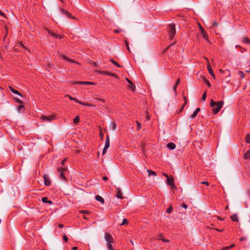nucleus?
I'll return each instance as SVG.
<instances>
[{
	"instance_id": "nucleus-51",
	"label": "nucleus",
	"mask_w": 250,
	"mask_h": 250,
	"mask_svg": "<svg viewBox=\"0 0 250 250\" xmlns=\"http://www.w3.org/2000/svg\"><path fill=\"white\" fill-rule=\"evenodd\" d=\"M214 229L217 231H219V232H222L223 231V229H217V228H216V229Z\"/></svg>"
},
{
	"instance_id": "nucleus-18",
	"label": "nucleus",
	"mask_w": 250,
	"mask_h": 250,
	"mask_svg": "<svg viewBox=\"0 0 250 250\" xmlns=\"http://www.w3.org/2000/svg\"><path fill=\"white\" fill-rule=\"evenodd\" d=\"M167 146L168 148L171 150H173L176 147V145L173 143H168Z\"/></svg>"
},
{
	"instance_id": "nucleus-35",
	"label": "nucleus",
	"mask_w": 250,
	"mask_h": 250,
	"mask_svg": "<svg viewBox=\"0 0 250 250\" xmlns=\"http://www.w3.org/2000/svg\"><path fill=\"white\" fill-rule=\"evenodd\" d=\"M18 111L20 112L21 110H24V106L22 104L20 105L17 108Z\"/></svg>"
},
{
	"instance_id": "nucleus-2",
	"label": "nucleus",
	"mask_w": 250,
	"mask_h": 250,
	"mask_svg": "<svg viewBox=\"0 0 250 250\" xmlns=\"http://www.w3.org/2000/svg\"><path fill=\"white\" fill-rule=\"evenodd\" d=\"M105 239L107 242V246L109 250H115L112 248V244L114 243V240L111 234L106 232L105 233Z\"/></svg>"
},
{
	"instance_id": "nucleus-21",
	"label": "nucleus",
	"mask_w": 250,
	"mask_h": 250,
	"mask_svg": "<svg viewBox=\"0 0 250 250\" xmlns=\"http://www.w3.org/2000/svg\"><path fill=\"white\" fill-rule=\"evenodd\" d=\"M201 34L205 40H206L207 41L209 42L208 37L207 33L206 31H202V33H201Z\"/></svg>"
},
{
	"instance_id": "nucleus-48",
	"label": "nucleus",
	"mask_w": 250,
	"mask_h": 250,
	"mask_svg": "<svg viewBox=\"0 0 250 250\" xmlns=\"http://www.w3.org/2000/svg\"><path fill=\"white\" fill-rule=\"evenodd\" d=\"M218 25V23L217 22H216V21L213 22V23L212 24L213 26H217Z\"/></svg>"
},
{
	"instance_id": "nucleus-57",
	"label": "nucleus",
	"mask_w": 250,
	"mask_h": 250,
	"mask_svg": "<svg viewBox=\"0 0 250 250\" xmlns=\"http://www.w3.org/2000/svg\"><path fill=\"white\" fill-rule=\"evenodd\" d=\"M103 179L104 181H107L108 178L106 176H104V177H103Z\"/></svg>"
},
{
	"instance_id": "nucleus-64",
	"label": "nucleus",
	"mask_w": 250,
	"mask_h": 250,
	"mask_svg": "<svg viewBox=\"0 0 250 250\" xmlns=\"http://www.w3.org/2000/svg\"><path fill=\"white\" fill-rule=\"evenodd\" d=\"M94 65L95 66H96L97 65V63H96V62H95L94 63Z\"/></svg>"
},
{
	"instance_id": "nucleus-5",
	"label": "nucleus",
	"mask_w": 250,
	"mask_h": 250,
	"mask_svg": "<svg viewBox=\"0 0 250 250\" xmlns=\"http://www.w3.org/2000/svg\"><path fill=\"white\" fill-rule=\"evenodd\" d=\"M65 171H66V168H63L62 167H59L58 168V171L59 173V177L60 179L65 181H66V178L65 177L63 172Z\"/></svg>"
},
{
	"instance_id": "nucleus-9",
	"label": "nucleus",
	"mask_w": 250,
	"mask_h": 250,
	"mask_svg": "<svg viewBox=\"0 0 250 250\" xmlns=\"http://www.w3.org/2000/svg\"><path fill=\"white\" fill-rule=\"evenodd\" d=\"M43 178L44 179V185L46 186H49L51 185V182L48 175L44 174Z\"/></svg>"
},
{
	"instance_id": "nucleus-55",
	"label": "nucleus",
	"mask_w": 250,
	"mask_h": 250,
	"mask_svg": "<svg viewBox=\"0 0 250 250\" xmlns=\"http://www.w3.org/2000/svg\"><path fill=\"white\" fill-rule=\"evenodd\" d=\"M16 101L19 104H22V102L20 99H17Z\"/></svg>"
},
{
	"instance_id": "nucleus-12",
	"label": "nucleus",
	"mask_w": 250,
	"mask_h": 250,
	"mask_svg": "<svg viewBox=\"0 0 250 250\" xmlns=\"http://www.w3.org/2000/svg\"><path fill=\"white\" fill-rule=\"evenodd\" d=\"M167 183L168 185L171 187H174L175 184L173 177H168L167 179Z\"/></svg>"
},
{
	"instance_id": "nucleus-23",
	"label": "nucleus",
	"mask_w": 250,
	"mask_h": 250,
	"mask_svg": "<svg viewBox=\"0 0 250 250\" xmlns=\"http://www.w3.org/2000/svg\"><path fill=\"white\" fill-rule=\"evenodd\" d=\"M244 158L246 160L250 159V149L246 151L244 156Z\"/></svg>"
},
{
	"instance_id": "nucleus-32",
	"label": "nucleus",
	"mask_w": 250,
	"mask_h": 250,
	"mask_svg": "<svg viewBox=\"0 0 250 250\" xmlns=\"http://www.w3.org/2000/svg\"><path fill=\"white\" fill-rule=\"evenodd\" d=\"M245 142L246 143H250V134H248L245 137Z\"/></svg>"
},
{
	"instance_id": "nucleus-56",
	"label": "nucleus",
	"mask_w": 250,
	"mask_h": 250,
	"mask_svg": "<svg viewBox=\"0 0 250 250\" xmlns=\"http://www.w3.org/2000/svg\"><path fill=\"white\" fill-rule=\"evenodd\" d=\"M157 238H163V234H162V233H160V234H159L157 236Z\"/></svg>"
},
{
	"instance_id": "nucleus-24",
	"label": "nucleus",
	"mask_w": 250,
	"mask_h": 250,
	"mask_svg": "<svg viewBox=\"0 0 250 250\" xmlns=\"http://www.w3.org/2000/svg\"><path fill=\"white\" fill-rule=\"evenodd\" d=\"M180 83V80L179 78L176 80V83L173 87V90L175 92H176L177 87L179 84Z\"/></svg>"
},
{
	"instance_id": "nucleus-3",
	"label": "nucleus",
	"mask_w": 250,
	"mask_h": 250,
	"mask_svg": "<svg viewBox=\"0 0 250 250\" xmlns=\"http://www.w3.org/2000/svg\"><path fill=\"white\" fill-rule=\"evenodd\" d=\"M168 32L169 36V40L172 41L176 34L175 25L174 24L171 23L169 25Z\"/></svg>"
},
{
	"instance_id": "nucleus-33",
	"label": "nucleus",
	"mask_w": 250,
	"mask_h": 250,
	"mask_svg": "<svg viewBox=\"0 0 250 250\" xmlns=\"http://www.w3.org/2000/svg\"><path fill=\"white\" fill-rule=\"evenodd\" d=\"M65 97H69V98L70 99V100H73L74 101H75V102L76 103H78L79 102V100H77V99L75 98H73V97H72L71 96H70V95H66L65 96Z\"/></svg>"
},
{
	"instance_id": "nucleus-7",
	"label": "nucleus",
	"mask_w": 250,
	"mask_h": 250,
	"mask_svg": "<svg viewBox=\"0 0 250 250\" xmlns=\"http://www.w3.org/2000/svg\"><path fill=\"white\" fill-rule=\"evenodd\" d=\"M44 29L52 36L56 38H58L60 39H62L63 38V36L62 35H57V34L55 33L53 30H50L48 28H45Z\"/></svg>"
},
{
	"instance_id": "nucleus-30",
	"label": "nucleus",
	"mask_w": 250,
	"mask_h": 250,
	"mask_svg": "<svg viewBox=\"0 0 250 250\" xmlns=\"http://www.w3.org/2000/svg\"><path fill=\"white\" fill-rule=\"evenodd\" d=\"M243 42L246 44H250V40L247 37H244L243 39Z\"/></svg>"
},
{
	"instance_id": "nucleus-36",
	"label": "nucleus",
	"mask_w": 250,
	"mask_h": 250,
	"mask_svg": "<svg viewBox=\"0 0 250 250\" xmlns=\"http://www.w3.org/2000/svg\"><path fill=\"white\" fill-rule=\"evenodd\" d=\"M176 40L174 41V42L172 43H171V44H170L168 46H167L164 50V52H165L166 51H167V50H168V49L169 48V47L173 45L174 44H175L176 43Z\"/></svg>"
},
{
	"instance_id": "nucleus-44",
	"label": "nucleus",
	"mask_w": 250,
	"mask_h": 250,
	"mask_svg": "<svg viewBox=\"0 0 250 250\" xmlns=\"http://www.w3.org/2000/svg\"><path fill=\"white\" fill-rule=\"evenodd\" d=\"M201 183L202 184L205 185H206L207 186H209V183L208 182H207V181L202 182Z\"/></svg>"
},
{
	"instance_id": "nucleus-46",
	"label": "nucleus",
	"mask_w": 250,
	"mask_h": 250,
	"mask_svg": "<svg viewBox=\"0 0 250 250\" xmlns=\"http://www.w3.org/2000/svg\"><path fill=\"white\" fill-rule=\"evenodd\" d=\"M0 15L3 17H6L5 14L3 12L1 11L0 10Z\"/></svg>"
},
{
	"instance_id": "nucleus-34",
	"label": "nucleus",
	"mask_w": 250,
	"mask_h": 250,
	"mask_svg": "<svg viewBox=\"0 0 250 250\" xmlns=\"http://www.w3.org/2000/svg\"><path fill=\"white\" fill-rule=\"evenodd\" d=\"M110 61L113 63L114 64V65H115L116 66H117V67H121V66L118 63H117L116 61H115L113 59H110Z\"/></svg>"
},
{
	"instance_id": "nucleus-38",
	"label": "nucleus",
	"mask_w": 250,
	"mask_h": 250,
	"mask_svg": "<svg viewBox=\"0 0 250 250\" xmlns=\"http://www.w3.org/2000/svg\"><path fill=\"white\" fill-rule=\"evenodd\" d=\"M128 223V221L126 219H124L122 223L121 224V226L126 225Z\"/></svg>"
},
{
	"instance_id": "nucleus-60",
	"label": "nucleus",
	"mask_w": 250,
	"mask_h": 250,
	"mask_svg": "<svg viewBox=\"0 0 250 250\" xmlns=\"http://www.w3.org/2000/svg\"><path fill=\"white\" fill-rule=\"evenodd\" d=\"M58 226H59V227L60 228H62L63 227V225L62 224H59V225H58Z\"/></svg>"
},
{
	"instance_id": "nucleus-42",
	"label": "nucleus",
	"mask_w": 250,
	"mask_h": 250,
	"mask_svg": "<svg viewBox=\"0 0 250 250\" xmlns=\"http://www.w3.org/2000/svg\"><path fill=\"white\" fill-rule=\"evenodd\" d=\"M184 99L185 102H184V104H183V105L181 106V107H183V108H184V107L185 106L186 104L187 103V99L186 97L184 96Z\"/></svg>"
},
{
	"instance_id": "nucleus-16",
	"label": "nucleus",
	"mask_w": 250,
	"mask_h": 250,
	"mask_svg": "<svg viewBox=\"0 0 250 250\" xmlns=\"http://www.w3.org/2000/svg\"><path fill=\"white\" fill-rule=\"evenodd\" d=\"M9 88L11 92L14 93V94L19 95L20 96H21V94L17 90L15 89L12 86H9Z\"/></svg>"
},
{
	"instance_id": "nucleus-22",
	"label": "nucleus",
	"mask_w": 250,
	"mask_h": 250,
	"mask_svg": "<svg viewBox=\"0 0 250 250\" xmlns=\"http://www.w3.org/2000/svg\"><path fill=\"white\" fill-rule=\"evenodd\" d=\"M235 247V244H231L230 246H227V247H223L222 249V250H229V249H233V248H234Z\"/></svg>"
},
{
	"instance_id": "nucleus-8",
	"label": "nucleus",
	"mask_w": 250,
	"mask_h": 250,
	"mask_svg": "<svg viewBox=\"0 0 250 250\" xmlns=\"http://www.w3.org/2000/svg\"><path fill=\"white\" fill-rule=\"evenodd\" d=\"M96 72L100 74L106 75L111 77H117V75L115 73L109 72L107 71L97 70Z\"/></svg>"
},
{
	"instance_id": "nucleus-62",
	"label": "nucleus",
	"mask_w": 250,
	"mask_h": 250,
	"mask_svg": "<svg viewBox=\"0 0 250 250\" xmlns=\"http://www.w3.org/2000/svg\"><path fill=\"white\" fill-rule=\"evenodd\" d=\"M248 195H249V197L250 198V190H249L248 191Z\"/></svg>"
},
{
	"instance_id": "nucleus-1",
	"label": "nucleus",
	"mask_w": 250,
	"mask_h": 250,
	"mask_svg": "<svg viewBox=\"0 0 250 250\" xmlns=\"http://www.w3.org/2000/svg\"><path fill=\"white\" fill-rule=\"evenodd\" d=\"M224 102L223 101L215 102L213 100L210 101V105L212 108V111L214 114L219 112L223 107Z\"/></svg>"
},
{
	"instance_id": "nucleus-10",
	"label": "nucleus",
	"mask_w": 250,
	"mask_h": 250,
	"mask_svg": "<svg viewBox=\"0 0 250 250\" xmlns=\"http://www.w3.org/2000/svg\"><path fill=\"white\" fill-rule=\"evenodd\" d=\"M61 11L62 14L65 15L69 19H75V18L72 16L67 10L64 9H61Z\"/></svg>"
},
{
	"instance_id": "nucleus-45",
	"label": "nucleus",
	"mask_w": 250,
	"mask_h": 250,
	"mask_svg": "<svg viewBox=\"0 0 250 250\" xmlns=\"http://www.w3.org/2000/svg\"><path fill=\"white\" fill-rule=\"evenodd\" d=\"M66 161V159L65 158V159H63L61 162V164L62 165H64Z\"/></svg>"
},
{
	"instance_id": "nucleus-37",
	"label": "nucleus",
	"mask_w": 250,
	"mask_h": 250,
	"mask_svg": "<svg viewBox=\"0 0 250 250\" xmlns=\"http://www.w3.org/2000/svg\"><path fill=\"white\" fill-rule=\"evenodd\" d=\"M156 239L162 240L163 242H169L168 239H166V238H156Z\"/></svg>"
},
{
	"instance_id": "nucleus-40",
	"label": "nucleus",
	"mask_w": 250,
	"mask_h": 250,
	"mask_svg": "<svg viewBox=\"0 0 250 250\" xmlns=\"http://www.w3.org/2000/svg\"><path fill=\"white\" fill-rule=\"evenodd\" d=\"M136 123L137 126V130H140L141 129V125L138 121H136Z\"/></svg>"
},
{
	"instance_id": "nucleus-4",
	"label": "nucleus",
	"mask_w": 250,
	"mask_h": 250,
	"mask_svg": "<svg viewBox=\"0 0 250 250\" xmlns=\"http://www.w3.org/2000/svg\"><path fill=\"white\" fill-rule=\"evenodd\" d=\"M56 116L54 115L49 116L42 115L40 119L43 122H50L55 119Z\"/></svg>"
},
{
	"instance_id": "nucleus-41",
	"label": "nucleus",
	"mask_w": 250,
	"mask_h": 250,
	"mask_svg": "<svg viewBox=\"0 0 250 250\" xmlns=\"http://www.w3.org/2000/svg\"><path fill=\"white\" fill-rule=\"evenodd\" d=\"M125 44L127 49L128 50V51L129 52H130V48H129V45H128V42L127 41H125Z\"/></svg>"
},
{
	"instance_id": "nucleus-13",
	"label": "nucleus",
	"mask_w": 250,
	"mask_h": 250,
	"mask_svg": "<svg viewBox=\"0 0 250 250\" xmlns=\"http://www.w3.org/2000/svg\"><path fill=\"white\" fill-rule=\"evenodd\" d=\"M61 57L62 58V59H63L65 61H67L70 63H76L77 64H80L78 62H76L74 60H72L71 59L68 58L67 57L65 56V55H61Z\"/></svg>"
},
{
	"instance_id": "nucleus-39",
	"label": "nucleus",
	"mask_w": 250,
	"mask_h": 250,
	"mask_svg": "<svg viewBox=\"0 0 250 250\" xmlns=\"http://www.w3.org/2000/svg\"><path fill=\"white\" fill-rule=\"evenodd\" d=\"M172 209H173V208L172 207V206H170L167 209V212L168 213H170L172 211Z\"/></svg>"
},
{
	"instance_id": "nucleus-11",
	"label": "nucleus",
	"mask_w": 250,
	"mask_h": 250,
	"mask_svg": "<svg viewBox=\"0 0 250 250\" xmlns=\"http://www.w3.org/2000/svg\"><path fill=\"white\" fill-rule=\"evenodd\" d=\"M125 80L129 83V85H128V88L132 91H134L136 88L134 84L127 78H126Z\"/></svg>"
},
{
	"instance_id": "nucleus-29",
	"label": "nucleus",
	"mask_w": 250,
	"mask_h": 250,
	"mask_svg": "<svg viewBox=\"0 0 250 250\" xmlns=\"http://www.w3.org/2000/svg\"><path fill=\"white\" fill-rule=\"evenodd\" d=\"M116 197L117 198L121 199H123L122 192L120 190H118L117 191V194H116Z\"/></svg>"
},
{
	"instance_id": "nucleus-63",
	"label": "nucleus",
	"mask_w": 250,
	"mask_h": 250,
	"mask_svg": "<svg viewBox=\"0 0 250 250\" xmlns=\"http://www.w3.org/2000/svg\"><path fill=\"white\" fill-rule=\"evenodd\" d=\"M115 33H118L119 32V31L118 30H115L114 31Z\"/></svg>"
},
{
	"instance_id": "nucleus-54",
	"label": "nucleus",
	"mask_w": 250,
	"mask_h": 250,
	"mask_svg": "<svg viewBox=\"0 0 250 250\" xmlns=\"http://www.w3.org/2000/svg\"><path fill=\"white\" fill-rule=\"evenodd\" d=\"M246 239V237H242V238H241L240 239V241H243L245 240Z\"/></svg>"
},
{
	"instance_id": "nucleus-43",
	"label": "nucleus",
	"mask_w": 250,
	"mask_h": 250,
	"mask_svg": "<svg viewBox=\"0 0 250 250\" xmlns=\"http://www.w3.org/2000/svg\"><path fill=\"white\" fill-rule=\"evenodd\" d=\"M206 97H207L206 92H205L203 93V94L202 95V99L203 100L205 101L206 100Z\"/></svg>"
},
{
	"instance_id": "nucleus-14",
	"label": "nucleus",
	"mask_w": 250,
	"mask_h": 250,
	"mask_svg": "<svg viewBox=\"0 0 250 250\" xmlns=\"http://www.w3.org/2000/svg\"><path fill=\"white\" fill-rule=\"evenodd\" d=\"M74 84L94 85L95 83L91 82L76 81L74 82Z\"/></svg>"
},
{
	"instance_id": "nucleus-28",
	"label": "nucleus",
	"mask_w": 250,
	"mask_h": 250,
	"mask_svg": "<svg viewBox=\"0 0 250 250\" xmlns=\"http://www.w3.org/2000/svg\"><path fill=\"white\" fill-rule=\"evenodd\" d=\"M110 127L113 130H115L117 128V125L115 122H112L110 124Z\"/></svg>"
},
{
	"instance_id": "nucleus-47",
	"label": "nucleus",
	"mask_w": 250,
	"mask_h": 250,
	"mask_svg": "<svg viewBox=\"0 0 250 250\" xmlns=\"http://www.w3.org/2000/svg\"><path fill=\"white\" fill-rule=\"evenodd\" d=\"M63 239L65 241L67 242L68 240V237L66 235H64L63 236Z\"/></svg>"
},
{
	"instance_id": "nucleus-17",
	"label": "nucleus",
	"mask_w": 250,
	"mask_h": 250,
	"mask_svg": "<svg viewBox=\"0 0 250 250\" xmlns=\"http://www.w3.org/2000/svg\"><path fill=\"white\" fill-rule=\"evenodd\" d=\"M200 111V108L199 107L195 109V110L194 111L193 114L190 116V118L194 119Z\"/></svg>"
},
{
	"instance_id": "nucleus-6",
	"label": "nucleus",
	"mask_w": 250,
	"mask_h": 250,
	"mask_svg": "<svg viewBox=\"0 0 250 250\" xmlns=\"http://www.w3.org/2000/svg\"><path fill=\"white\" fill-rule=\"evenodd\" d=\"M110 146V140H109V136L108 135H106V139H105V146L103 149V154H104L106 153L107 149L109 148Z\"/></svg>"
},
{
	"instance_id": "nucleus-50",
	"label": "nucleus",
	"mask_w": 250,
	"mask_h": 250,
	"mask_svg": "<svg viewBox=\"0 0 250 250\" xmlns=\"http://www.w3.org/2000/svg\"><path fill=\"white\" fill-rule=\"evenodd\" d=\"M163 175L166 177L167 179L169 177V176L166 173H163Z\"/></svg>"
},
{
	"instance_id": "nucleus-27",
	"label": "nucleus",
	"mask_w": 250,
	"mask_h": 250,
	"mask_svg": "<svg viewBox=\"0 0 250 250\" xmlns=\"http://www.w3.org/2000/svg\"><path fill=\"white\" fill-rule=\"evenodd\" d=\"M230 218H231V220L233 221H235V222L238 221V217L236 214H234L232 215L230 217Z\"/></svg>"
},
{
	"instance_id": "nucleus-31",
	"label": "nucleus",
	"mask_w": 250,
	"mask_h": 250,
	"mask_svg": "<svg viewBox=\"0 0 250 250\" xmlns=\"http://www.w3.org/2000/svg\"><path fill=\"white\" fill-rule=\"evenodd\" d=\"M80 121V118L79 116H77L75 117V118L73 119V123L74 124H77Z\"/></svg>"
},
{
	"instance_id": "nucleus-15",
	"label": "nucleus",
	"mask_w": 250,
	"mask_h": 250,
	"mask_svg": "<svg viewBox=\"0 0 250 250\" xmlns=\"http://www.w3.org/2000/svg\"><path fill=\"white\" fill-rule=\"evenodd\" d=\"M207 68H208V71L209 74L213 77V78H215V75L213 73L211 66H210V65L209 63L208 64Z\"/></svg>"
},
{
	"instance_id": "nucleus-52",
	"label": "nucleus",
	"mask_w": 250,
	"mask_h": 250,
	"mask_svg": "<svg viewBox=\"0 0 250 250\" xmlns=\"http://www.w3.org/2000/svg\"><path fill=\"white\" fill-rule=\"evenodd\" d=\"M182 207H183L184 208H185V209H187V208H188V206H187L186 204H184V203H183V204Z\"/></svg>"
},
{
	"instance_id": "nucleus-59",
	"label": "nucleus",
	"mask_w": 250,
	"mask_h": 250,
	"mask_svg": "<svg viewBox=\"0 0 250 250\" xmlns=\"http://www.w3.org/2000/svg\"><path fill=\"white\" fill-rule=\"evenodd\" d=\"M207 84L208 87H210L211 85L210 83L208 81H207Z\"/></svg>"
},
{
	"instance_id": "nucleus-19",
	"label": "nucleus",
	"mask_w": 250,
	"mask_h": 250,
	"mask_svg": "<svg viewBox=\"0 0 250 250\" xmlns=\"http://www.w3.org/2000/svg\"><path fill=\"white\" fill-rule=\"evenodd\" d=\"M95 199L97 201L100 202L103 204H104V198L99 195H97L95 196Z\"/></svg>"
},
{
	"instance_id": "nucleus-61",
	"label": "nucleus",
	"mask_w": 250,
	"mask_h": 250,
	"mask_svg": "<svg viewBox=\"0 0 250 250\" xmlns=\"http://www.w3.org/2000/svg\"><path fill=\"white\" fill-rule=\"evenodd\" d=\"M183 109H184L183 107H181L180 109L179 112H182L183 111Z\"/></svg>"
},
{
	"instance_id": "nucleus-49",
	"label": "nucleus",
	"mask_w": 250,
	"mask_h": 250,
	"mask_svg": "<svg viewBox=\"0 0 250 250\" xmlns=\"http://www.w3.org/2000/svg\"><path fill=\"white\" fill-rule=\"evenodd\" d=\"M217 218V219H218L219 220H220V221H223L224 220V218H222L221 217H220L219 216H218Z\"/></svg>"
},
{
	"instance_id": "nucleus-53",
	"label": "nucleus",
	"mask_w": 250,
	"mask_h": 250,
	"mask_svg": "<svg viewBox=\"0 0 250 250\" xmlns=\"http://www.w3.org/2000/svg\"><path fill=\"white\" fill-rule=\"evenodd\" d=\"M200 31H201V33H202V31H205V30L204 29L203 27L202 26H200Z\"/></svg>"
},
{
	"instance_id": "nucleus-58",
	"label": "nucleus",
	"mask_w": 250,
	"mask_h": 250,
	"mask_svg": "<svg viewBox=\"0 0 250 250\" xmlns=\"http://www.w3.org/2000/svg\"><path fill=\"white\" fill-rule=\"evenodd\" d=\"M72 250H78V247H72Z\"/></svg>"
},
{
	"instance_id": "nucleus-25",
	"label": "nucleus",
	"mask_w": 250,
	"mask_h": 250,
	"mask_svg": "<svg viewBox=\"0 0 250 250\" xmlns=\"http://www.w3.org/2000/svg\"><path fill=\"white\" fill-rule=\"evenodd\" d=\"M78 103L80 104L81 105H84V106H94L92 104L86 103H84V102H81V101H79V102Z\"/></svg>"
},
{
	"instance_id": "nucleus-20",
	"label": "nucleus",
	"mask_w": 250,
	"mask_h": 250,
	"mask_svg": "<svg viewBox=\"0 0 250 250\" xmlns=\"http://www.w3.org/2000/svg\"><path fill=\"white\" fill-rule=\"evenodd\" d=\"M42 201L43 203H48L49 205H51L53 204V202L49 200L48 199V198L46 197L42 198Z\"/></svg>"
},
{
	"instance_id": "nucleus-26",
	"label": "nucleus",
	"mask_w": 250,
	"mask_h": 250,
	"mask_svg": "<svg viewBox=\"0 0 250 250\" xmlns=\"http://www.w3.org/2000/svg\"><path fill=\"white\" fill-rule=\"evenodd\" d=\"M147 172H148V174L149 176H150L151 175H153V176H155L157 175L156 172L154 171H152V170L147 169Z\"/></svg>"
}]
</instances>
